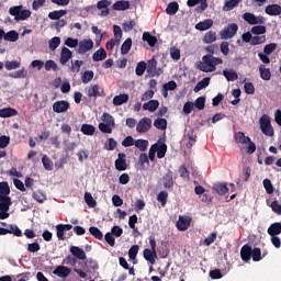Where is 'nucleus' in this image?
<instances>
[{
	"mask_svg": "<svg viewBox=\"0 0 281 281\" xmlns=\"http://www.w3.org/2000/svg\"><path fill=\"white\" fill-rule=\"evenodd\" d=\"M216 65H223L221 57H214V55H204L202 61H199L198 69L204 74H212L216 71Z\"/></svg>",
	"mask_w": 281,
	"mask_h": 281,
	"instance_id": "nucleus-1",
	"label": "nucleus"
},
{
	"mask_svg": "<svg viewBox=\"0 0 281 281\" xmlns=\"http://www.w3.org/2000/svg\"><path fill=\"white\" fill-rule=\"evenodd\" d=\"M9 14L14 16V21H26L32 16V11L23 10V5H15L9 9Z\"/></svg>",
	"mask_w": 281,
	"mask_h": 281,
	"instance_id": "nucleus-2",
	"label": "nucleus"
},
{
	"mask_svg": "<svg viewBox=\"0 0 281 281\" xmlns=\"http://www.w3.org/2000/svg\"><path fill=\"white\" fill-rule=\"evenodd\" d=\"M259 124L261 133H263V135H267V137H273L274 132L273 127L271 126V119L269 117V115L263 114L259 120Z\"/></svg>",
	"mask_w": 281,
	"mask_h": 281,
	"instance_id": "nucleus-3",
	"label": "nucleus"
},
{
	"mask_svg": "<svg viewBox=\"0 0 281 281\" xmlns=\"http://www.w3.org/2000/svg\"><path fill=\"white\" fill-rule=\"evenodd\" d=\"M235 34H238V24L231 23L220 32V36L223 41L234 38Z\"/></svg>",
	"mask_w": 281,
	"mask_h": 281,
	"instance_id": "nucleus-4",
	"label": "nucleus"
},
{
	"mask_svg": "<svg viewBox=\"0 0 281 281\" xmlns=\"http://www.w3.org/2000/svg\"><path fill=\"white\" fill-rule=\"evenodd\" d=\"M153 128V120L150 117H143L136 125L137 133H148Z\"/></svg>",
	"mask_w": 281,
	"mask_h": 281,
	"instance_id": "nucleus-5",
	"label": "nucleus"
},
{
	"mask_svg": "<svg viewBox=\"0 0 281 281\" xmlns=\"http://www.w3.org/2000/svg\"><path fill=\"white\" fill-rule=\"evenodd\" d=\"M162 186L166 190H172L175 188V176L172 170H168L161 178Z\"/></svg>",
	"mask_w": 281,
	"mask_h": 281,
	"instance_id": "nucleus-6",
	"label": "nucleus"
},
{
	"mask_svg": "<svg viewBox=\"0 0 281 281\" xmlns=\"http://www.w3.org/2000/svg\"><path fill=\"white\" fill-rule=\"evenodd\" d=\"M74 229V225L71 224H58L56 225V234L58 240H65V232H71Z\"/></svg>",
	"mask_w": 281,
	"mask_h": 281,
	"instance_id": "nucleus-7",
	"label": "nucleus"
},
{
	"mask_svg": "<svg viewBox=\"0 0 281 281\" xmlns=\"http://www.w3.org/2000/svg\"><path fill=\"white\" fill-rule=\"evenodd\" d=\"M117 157L119 158L115 160L114 166L119 172H122L128 168V165L126 164V154L120 153Z\"/></svg>",
	"mask_w": 281,
	"mask_h": 281,
	"instance_id": "nucleus-8",
	"label": "nucleus"
},
{
	"mask_svg": "<svg viewBox=\"0 0 281 281\" xmlns=\"http://www.w3.org/2000/svg\"><path fill=\"white\" fill-rule=\"evenodd\" d=\"M254 252V248L249 244H245L240 249V258L243 262H249L251 260V256Z\"/></svg>",
	"mask_w": 281,
	"mask_h": 281,
	"instance_id": "nucleus-9",
	"label": "nucleus"
},
{
	"mask_svg": "<svg viewBox=\"0 0 281 281\" xmlns=\"http://www.w3.org/2000/svg\"><path fill=\"white\" fill-rule=\"evenodd\" d=\"M53 111L55 113H67L69 111V102L66 100L56 101L53 104Z\"/></svg>",
	"mask_w": 281,
	"mask_h": 281,
	"instance_id": "nucleus-10",
	"label": "nucleus"
},
{
	"mask_svg": "<svg viewBox=\"0 0 281 281\" xmlns=\"http://www.w3.org/2000/svg\"><path fill=\"white\" fill-rule=\"evenodd\" d=\"M87 95L88 98H104L106 94L104 93V89L100 90V86L94 85L88 89Z\"/></svg>",
	"mask_w": 281,
	"mask_h": 281,
	"instance_id": "nucleus-11",
	"label": "nucleus"
},
{
	"mask_svg": "<svg viewBox=\"0 0 281 281\" xmlns=\"http://www.w3.org/2000/svg\"><path fill=\"white\" fill-rule=\"evenodd\" d=\"M192 223V218L188 216H180L177 221V229L179 232H186L190 227V224Z\"/></svg>",
	"mask_w": 281,
	"mask_h": 281,
	"instance_id": "nucleus-12",
	"label": "nucleus"
},
{
	"mask_svg": "<svg viewBox=\"0 0 281 281\" xmlns=\"http://www.w3.org/2000/svg\"><path fill=\"white\" fill-rule=\"evenodd\" d=\"M53 274L57 276V278H69V276L71 274V269L65 266H57L53 271Z\"/></svg>",
	"mask_w": 281,
	"mask_h": 281,
	"instance_id": "nucleus-13",
	"label": "nucleus"
},
{
	"mask_svg": "<svg viewBox=\"0 0 281 281\" xmlns=\"http://www.w3.org/2000/svg\"><path fill=\"white\" fill-rule=\"evenodd\" d=\"M90 49H93V40H83L79 42L78 54H87Z\"/></svg>",
	"mask_w": 281,
	"mask_h": 281,
	"instance_id": "nucleus-14",
	"label": "nucleus"
},
{
	"mask_svg": "<svg viewBox=\"0 0 281 281\" xmlns=\"http://www.w3.org/2000/svg\"><path fill=\"white\" fill-rule=\"evenodd\" d=\"M10 205H12V198H10V195H0V212L8 214Z\"/></svg>",
	"mask_w": 281,
	"mask_h": 281,
	"instance_id": "nucleus-15",
	"label": "nucleus"
},
{
	"mask_svg": "<svg viewBox=\"0 0 281 281\" xmlns=\"http://www.w3.org/2000/svg\"><path fill=\"white\" fill-rule=\"evenodd\" d=\"M74 57V53L70 52L69 48L67 47H63L61 52H60V57H59V63L60 65H66L69 63V60H71V58Z\"/></svg>",
	"mask_w": 281,
	"mask_h": 281,
	"instance_id": "nucleus-16",
	"label": "nucleus"
},
{
	"mask_svg": "<svg viewBox=\"0 0 281 281\" xmlns=\"http://www.w3.org/2000/svg\"><path fill=\"white\" fill-rule=\"evenodd\" d=\"M70 254L77 258V260H87V254L85 250L78 246L70 247Z\"/></svg>",
	"mask_w": 281,
	"mask_h": 281,
	"instance_id": "nucleus-17",
	"label": "nucleus"
},
{
	"mask_svg": "<svg viewBox=\"0 0 281 281\" xmlns=\"http://www.w3.org/2000/svg\"><path fill=\"white\" fill-rule=\"evenodd\" d=\"M265 12L269 16H280L281 5L280 4H269L266 7Z\"/></svg>",
	"mask_w": 281,
	"mask_h": 281,
	"instance_id": "nucleus-18",
	"label": "nucleus"
},
{
	"mask_svg": "<svg viewBox=\"0 0 281 281\" xmlns=\"http://www.w3.org/2000/svg\"><path fill=\"white\" fill-rule=\"evenodd\" d=\"M146 69L149 76L151 77L159 76V72H157V59L155 57L148 60Z\"/></svg>",
	"mask_w": 281,
	"mask_h": 281,
	"instance_id": "nucleus-19",
	"label": "nucleus"
},
{
	"mask_svg": "<svg viewBox=\"0 0 281 281\" xmlns=\"http://www.w3.org/2000/svg\"><path fill=\"white\" fill-rule=\"evenodd\" d=\"M112 8H113V10H116L119 12H122L124 10H130L131 2L128 0H119L113 3Z\"/></svg>",
	"mask_w": 281,
	"mask_h": 281,
	"instance_id": "nucleus-20",
	"label": "nucleus"
},
{
	"mask_svg": "<svg viewBox=\"0 0 281 281\" xmlns=\"http://www.w3.org/2000/svg\"><path fill=\"white\" fill-rule=\"evenodd\" d=\"M157 157L158 159H164L166 157V153H168V145L166 143L159 144H154Z\"/></svg>",
	"mask_w": 281,
	"mask_h": 281,
	"instance_id": "nucleus-21",
	"label": "nucleus"
},
{
	"mask_svg": "<svg viewBox=\"0 0 281 281\" xmlns=\"http://www.w3.org/2000/svg\"><path fill=\"white\" fill-rule=\"evenodd\" d=\"M213 25L214 21H212V19H206L195 24V30H199L200 32H205V30H210V27H212Z\"/></svg>",
	"mask_w": 281,
	"mask_h": 281,
	"instance_id": "nucleus-22",
	"label": "nucleus"
},
{
	"mask_svg": "<svg viewBox=\"0 0 281 281\" xmlns=\"http://www.w3.org/2000/svg\"><path fill=\"white\" fill-rule=\"evenodd\" d=\"M159 109V101L158 100H150L147 103L143 104L144 111H149L150 113H155Z\"/></svg>",
	"mask_w": 281,
	"mask_h": 281,
	"instance_id": "nucleus-23",
	"label": "nucleus"
},
{
	"mask_svg": "<svg viewBox=\"0 0 281 281\" xmlns=\"http://www.w3.org/2000/svg\"><path fill=\"white\" fill-rule=\"evenodd\" d=\"M143 256L147 262H150V265H155V258H157V250H150L146 248L143 251Z\"/></svg>",
	"mask_w": 281,
	"mask_h": 281,
	"instance_id": "nucleus-24",
	"label": "nucleus"
},
{
	"mask_svg": "<svg viewBox=\"0 0 281 281\" xmlns=\"http://www.w3.org/2000/svg\"><path fill=\"white\" fill-rule=\"evenodd\" d=\"M243 2V0H228L225 1L224 7H223V11L224 12H232V10H234V8H238V5Z\"/></svg>",
	"mask_w": 281,
	"mask_h": 281,
	"instance_id": "nucleus-25",
	"label": "nucleus"
},
{
	"mask_svg": "<svg viewBox=\"0 0 281 281\" xmlns=\"http://www.w3.org/2000/svg\"><path fill=\"white\" fill-rule=\"evenodd\" d=\"M128 94L127 93H123V94H119L115 95L113 98V104L114 106H122V104H126V102H128Z\"/></svg>",
	"mask_w": 281,
	"mask_h": 281,
	"instance_id": "nucleus-26",
	"label": "nucleus"
},
{
	"mask_svg": "<svg viewBox=\"0 0 281 281\" xmlns=\"http://www.w3.org/2000/svg\"><path fill=\"white\" fill-rule=\"evenodd\" d=\"M280 233H281L280 222L272 223L268 228L269 236H280Z\"/></svg>",
	"mask_w": 281,
	"mask_h": 281,
	"instance_id": "nucleus-27",
	"label": "nucleus"
},
{
	"mask_svg": "<svg viewBox=\"0 0 281 281\" xmlns=\"http://www.w3.org/2000/svg\"><path fill=\"white\" fill-rule=\"evenodd\" d=\"M210 77H205L201 81H199L193 88L194 93H199V91H202V89H205V87H210Z\"/></svg>",
	"mask_w": 281,
	"mask_h": 281,
	"instance_id": "nucleus-28",
	"label": "nucleus"
},
{
	"mask_svg": "<svg viewBox=\"0 0 281 281\" xmlns=\"http://www.w3.org/2000/svg\"><path fill=\"white\" fill-rule=\"evenodd\" d=\"M14 115H19V111L12 108H3L0 110V117H14Z\"/></svg>",
	"mask_w": 281,
	"mask_h": 281,
	"instance_id": "nucleus-29",
	"label": "nucleus"
},
{
	"mask_svg": "<svg viewBox=\"0 0 281 281\" xmlns=\"http://www.w3.org/2000/svg\"><path fill=\"white\" fill-rule=\"evenodd\" d=\"M32 199H34V201L37 203H45V201H47V194L41 190L33 191Z\"/></svg>",
	"mask_w": 281,
	"mask_h": 281,
	"instance_id": "nucleus-30",
	"label": "nucleus"
},
{
	"mask_svg": "<svg viewBox=\"0 0 281 281\" xmlns=\"http://www.w3.org/2000/svg\"><path fill=\"white\" fill-rule=\"evenodd\" d=\"M67 14V10H57L48 13L50 21H60Z\"/></svg>",
	"mask_w": 281,
	"mask_h": 281,
	"instance_id": "nucleus-31",
	"label": "nucleus"
},
{
	"mask_svg": "<svg viewBox=\"0 0 281 281\" xmlns=\"http://www.w3.org/2000/svg\"><path fill=\"white\" fill-rule=\"evenodd\" d=\"M105 58H106V50L104 48L98 49L92 55V59L94 60V63H100L102 60H105Z\"/></svg>",
	"mask_w": 281,
	"mask_h": 281,
	"instance_id": "nucleus-32",
	"label": "nucleus"
},
{
	"mask_svg": "<svg viewBox=\"0 0 281 281\" xmlns=\"http://www.w3.org/2000/svg\"><path fill=\"white\" fill-rule=\"evenodd\" d=\"M213 190L221 196H224V194H227V192H229V189L227 188V184H225V183H215L213 186Z\"/></svg>",
	"mask_w": 281,
	"mask_h": 281,
	"instance_id": "nucleus-33",
	"label": "nucleus"
},
{
	"mask_svg": "<svg viewBox=\"0 0 281 281\" xmlns=\"http://www.w3.org/2000/svg\"><path fill=\"white\" fill-rule=\"evenodd\" d=\"M177 12H179V3L177 1L170 2L166 8V13L169 16H175Z\"/></svg>",
	"mask_w": 281,
	"mask_h": 281,
	"instance_id": "nucleus-34",
	"label": "nucleus"
},
{
	"mask_svg": "<svg viewBox=\"0 0 281 281\" xmlns=\"http://www.w3.org/2000/svg\"><path fill=\"white\" fill-rule=\"evenodd\" d=\"M259 74L261 80H271V69L266 68L265 65L259 66Z\"/></svg>",
	"mask_w": 281,
	"mask_h": 281,
	"instance_id": "nucleus-35",
	"label": "nucleus"
},
{
	"mask_svg": "<svg viewBox=\"0 0 281 281\" xmlns=\"http://www.w3.org/2000/svg\"><path fill=\"white\" fill-rule=\"evenodd\" d=\"M223 76L228 82H235V80H238V72H236V70H223Z\"/></svg>",
	"mask_w": 281,
	"mask_h": 281,
	"instance_id": "nucleus-36",
	"label": "nucleus"
},
{
	"mask_svg": "<svg viewBox=\"0 0 281 281\" xmlns=\"http://www.w3.org/2000/svg\"><path fill=\"white\" fill-rule=\"evenodd\" d=\"M131 47H133V40L131 37L126 38L125 42L121 46L122 56H126L128 52H131Z\"/></svg>",
	"mask_w": 281,
	"mask_h": 281,
	"instance_id": "nucleus-37",
	"label": "nucleus"
},
{
	"mask_svg": "<svg viewBox=\"0 0 281 281\" xmlns=\"http://www.w3.org/2000/svg\"><path fill=\"white\" fill-rule=\"evenodd\" d=\"M235 140L237 144H249L251 142V138L249 136H245V133L237 132L235 134Z\"/></svg>",
	"mask_w": 281,
	"mask_h": 281,
	"instance_id": "nucleus-38",
	"label": "nucleus"
},
{
	"mask_svg": "<svg viewBox=\"0 0 281 281\" xmlns=\"http://www.w3.org/2000/svg\"><path fill=\"white\" fill-rule=\"evenodd\" d=\"M143 41L148 43L149 47H155L157 45V37L153 36L150 33H143Z\"/></svg>",
	"mask_w": 281,
	"mask_h": 281,
	"instance_id": "nucleus-39",
	"label": "nucleus"
},
{
	"mask_svg": "<svg viewBox=\"0 0 281 281\" xmlns=\"http://www.w3.org/2000/svg\"><path fill=\"white\" fill-rule=\"evenodd\" d=\"M154 126L158 131H166V128H168V121L166 119H156L154 121Z\"/></svg>",
	"mask_w": 281,
	"mask_h": 281,
	"instance_id": "nucleus-40",
	"label": "nucleus"
},
{
	"mask_svg": "<svg viewBox=\"0 0 281 281\" xmlns=\"http://www.w3.org/2000/svg\"><path fill=\"white\" fill-rule=\"evenodd\" d=\"M4 41L9 43H16L19 41V33L16 31H9L8 33L4 32Z\"/></svg>",
	"mask_w": 281,
	"mask_h": 281,
	"instance_id": "nucleus-41",
	"label": "nucleus"
},
{
	"mask_svg": "<svg viewBox=\"0 0 281 281\" xmlns=\"http://www.w3.org/2000/svg\"><path fill=\"white\" fill-rule=\"evenodd\" d=\"M251 34L256 36H262V34H267V26L265 25H256L250 29Z\"/></svg>",
	"mask_w": 281,
	"mask_h": 281,
	"instance_id": "nucleus-42",
	"label": "nucleus"
},
{
	"mask_svg": "<svg viewBox=\"0 0 281 281\" xmlns=\"http://www.w3.org/2000/svg\"><path fill=\"white\" fill-rule=\"evenodd\" d=\"M134 146L140 150V153H146L148 150V140L146 139H137L134 143Z\"/></svg>",
	"mask_w": 281,
	"mask_h": 281,
	"instance_id": "nucleus-43",
	"label": "nucleus"
},
{
	"mask_svg": "<svg viewBox=\"0 0 281 281\" xmlns=\"http://www.w3.org/2000/svg\"><path fill=\"white\" fill-rule=\"evenodd\" d=\"M178 172L183 181H190V171L188 170V167L181 165L178 169Z\"/></svg>",
	"mask_w": 281,
	"mask_h": 281,
	"instance_id": "nucleus-44",
	"label": "nucleus"
},
{
	"mask_svg": "<svg viewBox=\"0 0 281 281\" xmlns=\"http://www.w3.org/2000/svg\"><path fill=\"white\" fill-rule=\"evenodd\" d=\"M0 196H10V184L8 181L0 182Z\"/></svg>",
	"mask_w": 281,
	"mask_h": 281,
	"instance_id": "nucleus-45",
	"label": "nucleus"
},
{
	"mask_svg": "<svg viewBox=\"0 0 281 281\" xmlns=\"http://www.w3.org/2000/svg\"><path fill=\"white\" fill-rule=\"evenodd\" d=\"M93 76H95L93 70H86L81 77L82 83L89 85V82H91V80H93Z\"/></svg>",
	"mask_w": 281,
	"mask_h": 281,
	"instance_id": "nucleus-46",
	"label": "nucleus"
},
{
	"mask_svg": "<svg viewBox=\"0 0 281 281\" xmlns=\"http://www.w3.org/2000/svg\"><path fill=\"white\" fill-rule=\"evenodd\" d=\"M147 71V64L146 61H139L136 65L135 74L136 76H144V74Z\"/></svg>",
	"mask_w": 281,
	"mask_h": 281,
	"instance_id": "nucleus-47",
	"label": "nucleus"
},
{
	"mask_svg": "<svg viewBox=\"0 0 281 281\" xmlns=\"http://www.w3.org/2000/svg\"><path fill=\"white\" fill-rule=\"evenodd\" d=\"M101 120L102 122H105V124L115 127V119H113V115L109 114L108 112L102 114Z\"/></svg>",
	"mask_w": 281,
	"mask_h": 281,
	"instance_id": "nucleus-48",
	"label": "nucleus"
},
{
	"mask_svg": "<svg viewBox=\"0 0 281 281\" xmlns=\"http://www.w3.org/2000/svg\"><path fill=\"white\" fill-rule=\"evenodd\" d=\"M244 21L248 23V25H256V14L251 12H246L243 14Z\"/></svg>",
	"mask_w": 281,
	"mask_h": 281,
	"instance_id": "nucleus-49",
	"label": "nucleus"
},
{
	"mask_svg": "<svg viewBox=\"0 0 281 281\" xmlns=\"http://www.w3.org/2000/svg\"><path fill=\"white\" fill-rule=\"evenodd\" d=\"M44 67L47 71H58V64L53 59H48L45 61Z\"/></svg>",
	"mask_w": 281,
	"mask_h": 281,
	"instance_id": "nucleus-50",
	"label": "nucleus"
},
{
	"mask_svg": "<svg viewBox=\"0 0 281 281\" xmlns=\"http://www.w3.org/2000/svg\"><path fill=\"white\" fill-rule=\"evenodd\" d=\"M89 232H90L91 236L97 238V240H102V238H104L102 231H100V228H98L95 226H91L89 228Z\"/></svg>",
	"mask_w": 281,
	"mask_h": 281,
	"instance_id": "nucleus-51",
	"label": "nucleus"
},
{
	"mask_svg": "<svg viewBox=\"0 0 281 281\" xmlns=\"http://www.w3.org/2000/svg\"><path fill=\"white\" fill-rule=\"evenodd\" d=\"M81 133H83V135H94L95 134V127L93 125L82 124L81 125Z\"/></svg>",
	"mask_w": 281,
	"mask_h": 281,
	"instance_id": "nucleus-52",
	"label": "nucleus"
},
{
	"mask_svg": "<svg viewBox=\"0 0 281 281\" xmlns=\"http://www.w3.org/2000/svg\"><path fill=\"white\" fill-rule=\"evenodd\" d=\"M4 67L7 71H12L13 69H19V67H21V61L19 60L5 61Z\"/></svg>",
	"mask_w": 281,
	"mask_h": 281,
	"instance_id": "nucleus-53",
	"label": "nucleus"
},
{
	"mask_svg": "<svg viewBox=\"0 0 281 281\" xmlns=\"http://www.w3.org/2000/svg\"><path fill=\"white\" fill-rule=\"evenodd\" d=\"M60 45V37L55 36L48 42V47L52 52H55V49H58V46Z\"/></svg>",
	"mask_w": 281,
	"mask_h": 281,
	"instance_id": "nucleus-54",
	"label": "nucleus"
},
{
	"mask_svg": "<svg viewBox=\"0 0 281 281\" xmlns=\"http://www.w3.org/2000/svg\"><path fill=\"white\" fill-rule=\"evenodd\" d=\"M214 41H216V32L214 31H209L203 38V43L210 44V43H214Z\"/></svg>",
	"mask_w": 281,
	"mask_h": 281,
	"instance_id": "nucleus-55",
	"label": "nucleus"
},
{
	"mask_svg": "<svg viewBox=\"0 0 281 281\" xmlns=\"http://www.w3.org/2000/svg\"><path fill=\"white\" fill-rule=\"evenodd\" d=\"M85 201L87 205L90 207H95L98 205V202H95V200L93 199V195H91L90 192L85 193Z\"/></svg>",
	"mask_w": 281,
	"mask_h": 281,
	"instance_id": "nucleus-56",
	"label": "nucleus"
},
{
	"mask_svg": "<svg viewBox=\"0 0 281 281\" xmlns=\"http://www.w3.org/2000/svg\"><path fill=\"white\" fill-rule=\"evenodd\" d=\"M157 201L159 203H161L162 207L166 206V203H168V193L167 191H160L158 194H157Z\"/></svg>",
	"mask_w": 281,
	"mask_h": 281,
	"instance_id": "nucleus-57",
	"label": "nucleus"
},
{
	"mask_svg": "<svg viewBox=\"0 0 281 281\" xmlns=\"http://www.w3.org/2000/svg\"><path fill=\"white\" fill-rule=\"evenodd\" d=\"M277 48H278V44L276 43L267 44L263 47V54H266L267 56H271V54H273V52H276Z\"/></svg>",
	"mask_w": 281,
	"mask_h": 281,
	"instance_id": "nucleus-58",
	"label": "nucleus"
},
{
	"mask_svg": "<svg viewBox=\"0 0 281 281\" xmlns=\"http://www.w3.org/2000/svg\"><path fill=\"white\" fill-rule=\"evenodd\" d=\"M267 42V35H256L251 40V45H262V43Z\"/></svg>",
	"mask_w": 281,
	"mask_h": 281,
	"instance_id": "nucleus-59",
	"label": "nucleus"
},
{
	"mask_svg": "<svg viewBox=\"0 0 281 281\" xmlns=\"http://www.w3.org/2000/svg\"><path fill=\"white\" fill-rule=\"evenodd\" d=\"M251 258L254 262H260L262 260V250L260 248H254Z\"/></svg>",
	"mask_w": 281,
	"mask_h": 281,
	"instance_id": "nucleus-60",
	"label": "nucleus"
},
{
	"mask_svg": "<svg viewBox=\"0 0 281 281\" xmlns=\"http://www.w3.org/2000/svg\"><path fill=\"white\" fill-rule=\"evenodd\" d=\"M137 254H139V246L138 245H134L128 250V258L131 260H135V258H137Z\"/></svg>",
	"mask_w": 281,
	"mask_h": 281,
	"instance_id": "nucleus-61",
	"label": "nucleus"
},
{
	"mask_svg": "<svg viewBox=\"0 0 281 281\" xmlns=\"http://www.w3.org/2000/svg\"><path fill=\"white\" fill-rule=\"evenodd\" d=\"M42 164L45 170H52L54 168V162H52V160L46 155L43 156Z\"/></svg>",
	"mask_w": 281,
	"mask_h": 281,
	"instance_id": "nucleus-62",
	"label": "nucleus"
},
{
	"mask_svg": "<svg viewBox=\"0 0 281 281\" xmlns=\"http://www.w3.org/2000/svg\"><path fill=\"white\" fill-rule=\"evenodd\" d=\"M9 234H13V236L21 237L23 236V232H21V228L16 225H10L9 226Z\"/></svg>",
	"mask_w": 281,
	"mask_h": 281,
	"instance_id": "nucleus-63",
	"label": "nucleus"
},
{
	"mask_svg": "<svg viewBox=\"0 0 281 281\" xmlns=\"http://www.w3.org/2000/svg\"><path fill=\"white\" fill-rule=\"evenodd\" d=\"M194 106H196L199 111H203V109H205V97H199L194 102Z\"/></svg>",
	"mask_w": 281,
	"mask_h": 281,
	"instance_id": "nucleus-64",
	"label": "nucleus"
}]
</instances>
